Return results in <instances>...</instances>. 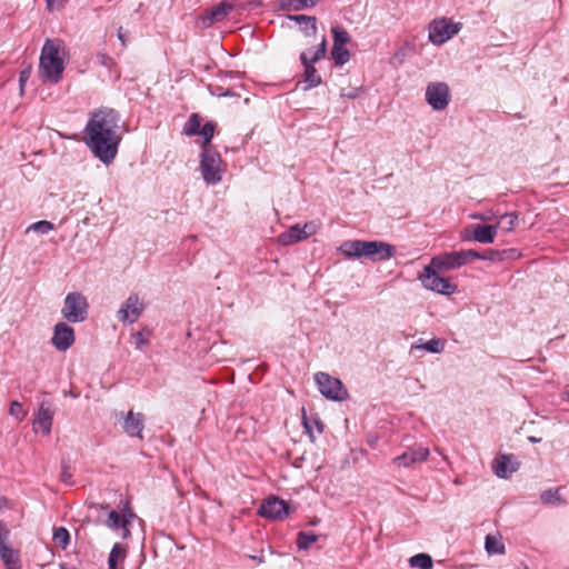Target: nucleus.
I'll use <instances>...</instances> for the list:
<instances>
[{"mask_svg":"<svg viewBox=\"0 0 569 569\" xmlns=\"http://www.w3.org/2000/svg\"><path fill=\"white\" fill-rule=\"evenodd\" d=\"M123 122L119 111L100 108L91 112L84 128V142L92 154L109 166L118 154Z\"/></svg>","mask_w":569,"mask_h":569,"instance_id":"obj_1","label":"nucleus"},{"mask_svg":"<svg viewBox=\"0 0 569 569\" xmlns=\"http://www.w3.org/2000/svg\"><path fill=\"white\" fill-rule=\"evenodd\" d=\"M310 62H318L326 57L327 53V39L323 37L321 42L312 49L306 51Z\"/></svg>","mask_w":569,"mask_h":569,"instance_id":"obj_39","label":"nucleus"},{"mask_svg":"<svg viewBox=\"0 0 569 569\" xmlns=\"http://www.w3.org/2000/svg\"><path fill=\"white\" fill-rule=\"evenodd\" d=\"M89 303L80 292H69L63 302L61 313L69 322H82L88 317Z\"/></svg>","mask_w":569,"mask_h":569,"instance_id":"obj_5","label":"nucleus"},{"mask_svg":"<svg viewBox=\"0 0 569 569\" xmlns=\"http://www.w3.org/2000/svg\"><path fill=\"white\" fill-rule=\"evenodd\" d=\"M53 540L64 550L70 543V533L64 527L53 529Z\"/></svg>","mask_w":569,"mask_h":569,"instance_id":"obj_41","label":"nucleus"},{"mask_svg":"<svg viewBox=\"0 0 569 569\" xmlns=\"http://www.w3.org/2000/svg\"><path fill=\"white\" fill-rule=\"evenodd\" d=\"M359 90L360 89H358V88H351L349 90L342 89L341 97H345L348 99H355L359 96Z\"/></svg>","mask_w":569,"mask_h":569,"instance_id":"obj_50","label":"nucleus"},{"mask_svg":"<svg viewBox=\"0 0 569 569\" xmlns=\"http://www.w3.org/2000/svg\"><path fill=\"white\" fill-rule=\"evenodd\" d=\"M127 557V547L120 542H116L108 557V568L119 569V566L123 563Z\"/></svg>","mask_w":569,"mask_h":569,"instance_id":"obj_28","label":"nucleus"},{"mask_svg":"<svg viewBox=\"0 0 569 569\" xmlns=\"http://www.w3.org/2000/svg\"><path fill=\"white\" fill-rule=\"evenodd\" d=\"M51 342L59 351L68 350L74 342V330L66 322H58L53 327Z\"/></svg>","mask_w":569,"mask_h":569,"instance_id":"obj_15","label":"nucleus"},{"mask_svg":"<svg viewBox=\"0 0 569 569\" xmlns=\"http://www.w3.org/2000/svg\"><path fill=\"white\" fill-rule=\"evenodd\" d=\"M121 516H122V520H123L124 525H131L132 520L137 518V515L129 507L128 501L124 503Z\"/></svg>","mask_w":569,"mask_h":569,"instance_id":"obj_45","label":"nucleus"},{"mask_svg":"<svg viewBox=\"0 0 569 569\" xmlns=\"http://www.w3.org/2000/svg\"><path fill=\"white\" fill-rule=\"evenodd\" d=\"M338 251L347 259L367 258V240H347L343 241Z\"/></svg>","mask_w":569,"mask_h":569,"instance_id":"obj_22","label":"nucleus"},{"mask_svg":"<svg viewBox=\"0 0 569 569\" xmlns=\"http://www.w3.org/2000/svg\"><path fill=\"white\" fill-rule=\"evenodd\" d=\"M53 421V411L49 401H42L33 420V428L37 431L38 426L44 436H49L51 432Z\"/></svg>","mask_w":569,"mask_h":569,"instance_id":"obj_20","label":"nucleus"},{"mask_svg":"<svg viewBox=\"0 0 569 569\" xmlns=\"http://www.w3.org/2000/svg\"><path fill=\"white\" fill-rule=\"evenodd\" d=\"M513 117H515L516 119H522V118H523V114H522V113H516Z\"/></svg>","mask_w":569,"mask_h":569,"instance_id":"obj_59","label":"nucleus"},{"mask_svg":"<svg viewBox=\"0 0 569 569\" xmlns=\"http://www.w3.org/2000/svg\"><path fill=\"white\" fill-rule=\"evenodd\" d=\"M498 224H475L465 228L461 238L465 241H477L479 243H493L497 236Z\"/></svg>","mask_w":569,"mask_h":569,"instance_id":"obj_12","label":"nucleus"},{"mask_svg":"<svg viewBox=\"0 0 569 569\" xmlns=\"http://www.w3.org/2000/svg\"><path fill=\"white\" fill-rule=\"evenodd\" d=\"M130 525H126L124 527H120L122 539H128L131 536Z\"/></svg>","mask_w":569,"mask_h":569,"instance_id":"obj_53","label":"nucleus"},{"mask_svg":"<svg viewBox=\"0 0 569 569\" xmlns=\"http://www.w3.org/2000/svg\"><path fill=\"white\" fill-rule=\"evenodd\" d=\"M202 118L199 113H191L183 127V133L189 137L201 136L203 138L202 147L214 148L211 140L214 136L217 123L212 120L201 126Z\"/></svg>","mask_w":569,"mask_h":569,"instance_id":"obj_6","label":"nucleus"},{"mask_svg":"<svg viewBox=\"0 0 569 569\" xmlns=\"http://www.w3.org/2000/svg\"><path fill=\"white\" fill-rule=\"evenodd\" d=\"M118 37L122 44H124V34L121 32V29L119 30Z\"/></svg>","mask_w":569,"mask_h":569,"instance_id":"obj_56","label":"nucleus"},{"mask_svg":"<svg viewBox=\"0 0 569 569\" xmlns=\"http://www.w3.org/2000/svg\"><path fill=\"white\" fill-rule=\"evenodd\" d=\"M430 451L427 447L418 446L407 448L400 456L393 459L395 463L401 467H410L428 459Z\"/></svg>","mask_w":569,"mask_h":569,"instance_id":"obj_16","label":"nucleus"},{"mask_svg":"<svg viewBox=\"0 0 569 569\" xmlns=\"http://www.w3.org/2000/svg\"><path fill=\"white\" fill-rule=\"evenodd\" d=\"M319 522H320V520H319L318 518H315V519L310 522V525H311V526H317Z\"/></svg>","mask_w":569,"mask_h":569,"instance_id":"obj_57","label":"nucleus"},{"mask_svg":"<svg viewBox=\"0 0 569 569\" xmlns=\"http://www.w3.org/2000/svg\"><path fill=\"white\" fill-rule=\"evenodd\" d=\"M440 272L441 271L427 264L423 268V272L418 276V280L421 281L423 288L440 295L450 296L457 292L458 286L450 282L449 279L441 277L439 274Z\"/></svg>","mask_w":569,"mask_h":569,"instance_id":"obj_4","label":"nucleus"},{"mask_svg":"<svg viewBox=\"0 0 569 569\" xmlns=\"http://www.w3.org/2000/svg\"><path fill=\"white\" fill-rule=\"evenodd\" d=\"M53 228H54V226L52 222L47 221V220H41V221H37V222H33L32 224H30L27 229V232L36 231L41 234H46L49 231L53 230Z\"/></svg>","mask_w":569,"mask_h":569,"instance_id":"obj_42","label":"nucleus"},{"mask_svg":"<svg viewBox=\"0 0 569 569\" xmlns=\"http://www.w3.org/2000/svg\"><path fill=\"white\" fill-rule=\"evenodd\" d=\"M332 39L335 46H347L350 41L349 32L341 26H333L331 28Z\"/></svg>","mask_w":569,"mask_h":569,"instance_id":"obj_38","label":"nucleus"},{"mask_svg":"<svg viewBox=\"0 0 569 569\" xmlns=\"http://www.w3.org/2000/svg\"><path fill=\"white\" fill-rule=\"evenodd\" d=\"M100 60L102 64L107 66L111 61V58H109L107 54H101Z\"/></svg>","mask_w":569,"mask_h":569,"instance_id":"obj_54","label":"nucleus"},{"mask_svg":"<svg viewBox=\"0 0 569 569\" xmlns=\"http://www.w3.org/2000/svg\"><path fill=\"white\" fill-rule=\"evenodd\" d=\"M460 31V23H452L446 18L433 20L429 26V40L440 46L451 39Z\"/></svg>","mask_w":569,"mask_h":569,"instance_id":"obj_8","label":"nucleus"},{"mask_svg":"<svg viewBox=\"0 0 569 569\" xmlns=\"http://www.w3.org/2000/svg\"><path fill=\"white\" fill-rule=\"evenodd\" d=\"M9 538H10V530L7 527L6 522L0 520V547L8 546Z\"/></svg>","mask_w":569,"mask_h":569,"instance_id":"obj_47","label":"nucleus"},{"mask_svg":"<svg viewBox=\"0 0 569 569\" xmlns=\"http://www.w3.org/2000/svg\"><path fill=\"white\" fill-rule=\"evenodd\" d=\"M445 349V341L440 338H432L425 343H413L411 352L415 350H426L430 353H440Z\"/></svg>","mask_w":569,"mask_h":569,"instance_id":"obj_31","label":"nucleus"},{"mask_svg":"<svg viewBox=\"0 0 569 569\" xmlns=\"http://www.w3.org/2000/svg\"><path fill=\"white\" fill-rule=\"evenodd\" d=\"M313 231L312 223H306L303 227L297 223L279 236V242L283 246H290L308 238Z\"/></svg>","mask_w":569,"mask_h":569,"instance_id":"obj_18","label":"nucleus"},{"mask_svg":"<svg viewBox=\"0 0 569 569\" xmlns=\"http://www.w3.org/2000/svg\"><path fill=\"white\" fill-rule=\"evenodd\" d=\"M540 499L545 505L560 506L566 503V500L560 496L558 488L542 491Z\"/></svg>","mask_w":569,"mask_h":569,"instance_id":"obj_34","label":"nucleus"},{"mask_svg":"<svg viewBox=\"0 0 569 569\" xmlns=\"http://www.w3.org/2000/svg\"><path fill=\"white\" fill-rule=\"evenodd\" d=\"M518 222V213L517 212H507L499 214V220L496 224L498 228L500 227L503 231L509 232L513 230Z\"/></svg>","mask_w":569,"mask_h":569,"instance_id":"obj_36","label":"nucleus"},{"mask_svg":"<svg viewBox=\"0 0 569 569\" xmlns=\"http://www.w3.org/2000/svg\"><path fill=\"white\" fill-rule=\"evenodd\" d=\"M515 569H529V568H528V566H526V565H521L520 567H517V568H515Z\"/></svg>","mask_w":569,"mask_h":569,"instance_id":"obj_61","label":"nucleus"},{"mask_svg":"<svg viewBox=\"0 0 569 569\" xmlns=\"http://www.w3.org/2000/svg\"><path fill=\"white\" fill-rule=\"evenodd\" d=\"M143 421L144 417L142 413L129 411L123 420L122 428L128 436L141 438V432L144 428Z\"/></svg>","mask_w":569,"mask_h":569,"instance_id":"obj_23","label":"nucleus"},{"mask_svg":"<svg viewBox=\"0 0 569 569\" xmlns=\"http://www.w3.org/2000/svg\"><path fill=\"white\" fill-rule=\"evenodd\" d=\"M0 558L7 569H21L19 551L9 546L0 547Z\"/></svg>","mask_w":569,"mask_h":569,"instance_id":"obj_29","label":"nucleus"},{"mask_svg":"<svg viewBox=\"0 0 569 569\" xmlns=\"http://www.w3.org/2000/svg\"><path fill=\"white\" fill-rule=\"evenodd\" d=\"M143 303L140 302L138 295L133 293L128 297L124 303L117 312V318L123 323H133L143 312Z\"/></svg>","mask_w":569,"mask_h":569,"instance_id":"obj_13","label":"nucleus"},{"mask_svg":"<svg viewBox=\"0 0 569 569\" xmlns=\"http://www.w3.org/2000/svg\"><path fill=\"white\" fill-rule=\"evenodd\" d=\"M528 440L531 442V443H538L541 441V438H537L535 436H530L528 437Z\"/></svg>","mask_w":569,"mask_h":569,"instance_id":"obj_55","label":"nucleus"},{"mask_svg":"<svg viewBox=\"0 0 569 569\" xmlns=\"http://www.w3.org/2000/svg\"><path fill=\"white\" fill-rule=\"evenodd\" d=\"M568 400H569V393H568Z\"/></svg>","mask_w":569,"mask_h":569,"instance_id":"obj_62","label":"nucleus"},{"mask_svg":"<svg viewBox=\"0 0 569 569\" xmlns=\"http://www.w3.org/2000/svg\"><path fill=\"white\" fill-rule=\"evenodd\" d=\"M302 425L311 441L316 439L313 429H316L318 433L323 432V423L320 421L319 417L317 415L308 417L305 410H302Z\"/></svg>","mask_w":569,"mask_h":569,"instance_id":"obj_30","label":"nucleus"},{"mask_svg":"<svg viewBox=\"0 0 569 569\" xmlns=\"http://www.w3.org/2000/svg\"><path fill=\"white\" fill-rule=\"evenodd\" d=\"M31 76V67L24 68L19 72V89L20 94L22 96L24 93V87L30 79Z\"/></svg>","mask_w":569,"mask_h":569,"instance_id":"obj_43","label":"nucleus"},{"mask_svg":"<svg viewBox=\"0 0 569 569\" xmlns=\"http://www.w3.org/2000/svg\"><path fill=\"white\" fill-rule=\"evenodd\" d=\"M485 549L489 555H501L505 552V545L500 538L488 535L485 540Z\"/></svg>","mask_w":569,"mask_h":569,"instance_id":"obj_35","label":"nucleus"},{"mask_svg":"<svg viewBox=\"0 0 569 569\" xmlns=\"http://www.w3.org/2000/svg\"><path fill=\"white\" fill-rule=\"evenodd\" d=\"M396 254V248L387 242L367 241V258L371 261H386Z\"/></svg>","mask_w":569,"mask_h":569,"instance_id":"obj_17","label":"nucleus"},{"mask_svg":"<svg viewBox=\"0 0 569 569\" xmlns=\"http://www.w3.org/2000/svg\"><path fill=\"white\" fill-rule=\"evenodd\" d=\"M300 61L301 64L305 68V71L302 73V80L306 82V86L303 88L305 91L310 90L312 88H316L321 84L322 79L321 76L318 73V70L315 68L316 62H310L309 57L307 52L300 53Z\"/></svg>","mask_w":569,"mask_h":569,"instance_id":"obj_19","label":"nucleus"},{"mask_svg":"<svg viewBox=\"0 0 569 569\" xmlns=\"http://www.w3.org/2000/svg\"><path fill=\"white\" fill-rule=\"evenodd\" d=\"M39 70L43 81L58 83L62 78L64 64L59 56V46L50 39L42 47Z\"/></svg>","mask_w":569,"mask_h":569,"instance_id":"obj_2","label":"nucleus"},{"mask_svg":"<svg viewBox=\"0 0 569 569\" xmlns=\"http://www.w3.org/2000/svg\"><path fill=\"white\" fill-rule=\"evenodd\" d=\"M498 216H499V211H495V210L490 209V210H487V211L481 212V213H475L471 217L473 219H478V220H481V221H491L493 218H496Z\"/></svg>","mask_w":569,"mask_h":569,"instance_id":"obj_46","label":"nucleus"},{"mask_svg":"<svg viewBox=\"0 0 569 569\" xmlns=\"http://www.w3.org/2000/svg\"><path fill=\"white\" fill-rule=\"evenodd\" d=\"M60 479L63 483L68 486H71L73 483L72 473L70 471V468L66 463H62Z\"/></svg>","mask_w":569,"mask_h":569,"instance_id":"obj_48","label":"nucleus"},{"mask_svg":"<svg viewBox=\"0 0 569 569\" xmlns=\"http://www.w3.org/2000/svg\"><path fill=\"white\" fill-rule=\"evenodd\" d=\"M331 58L335 61V64L338 67H342L350 60V52L346 46H335L331 48Z\"/></svg>","mask_w":569,"mask_h":569,"instance_id":"obj_33","label":"nucleus"},{"mask_svg":"<svg viewBox=\"0 0 569 569\" xmlns=\"http://www.w3.org/2000/svg\"><path fill=\"white\" fill-rule=\"evenodd\" d=\"M133 339L136 342L137 348H141L142 346L147 345L149 341L144 337L143 331H138L133 335Z\"/></svg>","mask_w":569,"mask_h":569,"instance_id":"obj_49","label":"nucleus"},{"mask_svg":"<svg viewBox=\"0 0 569 569\" xmlns=\"http://www.w3.org/2000/svg\"><path fill=\"white\" fill-rule=\"evenodd\" d=\"M409 563L413 568L431 569L433 566L432 558L428 553H417L409 559Z\"/></svg>","mask_w":569,"mask_h":569,"instance_id":"obj_37","label":"nucleus"},{"mask_svg":"<svg viewBox=\"0 0 569 569\" xmlns=\"http://www.w3.org/2000/svg\"><path fill=\"white\" fill-rule=\"evenodd\" d=\"M338 251L347 259L367 258V240H347L343 241Z\"/></svg>","mask_w":569,"mask_h":569,"instance_id":"obj_21","label":"nucleus"},{"mask_svg":"<svg viewBox=\"0 0 569 569\" xmlns=\"http://www.w3.org/2000/svg\"><path fill=\"white\" fill-rule=\"evenodd\" d=\"M47 6L50 10L61 8L67 0H46Z\"/></svg>","mask_w":569,"mask_h":569,"instance_id":"obj_51","label":"nucleus"},{"mask_svg":"<svg viewBox=\"0 0 569 569\" xmlns=\"http://www.w3.org/2000/svg\"><path fill=\"white\" fill-rule=\"evenodd\" d=\"M467 259L468 261L470 259H479L483 261H505L508 259H513L518 256V252L516 249H502V250H496V249H486L482 252L469 249L466 250Z\"/></svg>","mask_w":569,"mask_h":569,"instance_id":"obj_14","label":"nucleus"},{"mask_svg":"<svg viewBox=\"0 0 569 569\" xmlns=\"http://www.w3.org/2000/svg\"><path fill=\"white\" fill-rule=\"evenodd\" d=\"M233 10V4L227 0L219 2L207 11L206 18L209 23H214L223 20Z\"/></svg>","mask_w":569,"mask_h":569,"instance_id":"obj_26","label":"nucleus"},{"mask_svg":"<svg viewBox=\"0 0 569 569\" xmlns=\"http://www.w3.org/2000/svg\"><path fill=\"white\" fill-rule=\"evenodd\" d=\"M290 511V506L284 500L271 496L261 503L258 513L267 519L282 520L289 516Z\"/></svg>","mask_w":569,"mask_h":569,"instance_id":"obj_11","label":"nucleus"},{"mask_svg":"<svg viewBox=\"0 0 569 569\" xmlns=\"http://www.w3.org/2000/svg\"><path fill=\"white\" fill-rule=\"evenodd\" d=\"M426 101L435 111L445 110L450 102V89L446 82H430L426 88Z\"/></svg>","mask_w":569,"mask_h":569,"instance_id":"obj_9","label":"nucleus"},{"mask_svg":"<svg viewBox=\"0 0 569 569\" xmlns=\"http://www.w3.org/2000/svg\"><path fill=\"white\" fill-rule=\"evenodd\" d=\"M9 412L19 420H22L26 416L21 403L16 400L10 403Z\"/></svg>","mask_w":569,"mask_h":569,"instance_id":"obj_44","label":"nucleus"},{"mask_svg":"<svg viewBox=\"0 0 569 569\" xmlns=\"http://www.w3.org/2000/svg\"><path fill=\"white\" fill-rule=\"evenodd\" d=\"M319 0H279L278 9L281 11H301L317 6Z\"/></svg>","mask_w":569,"mask_h":569,"instance_id":"obj_27","label":"nucleus"},{"mask_svg":"<svg viewBox=\"0 0 569 569\" xmlns=\"http://www.w3.org/2000/svg\"><path fill=\"white\" fill-rule=\"evenodd\" d=\"M319 536L313 531H299L296 543L299 550H308L312 543L318 541Z\"/></svg>","mask_w":569,"mask_h":569,"instance_id":"obj_32","label":"nucleus"},{"mask_svg":"<svg viewBox=\"0 0 569 569\" xmlns=\"http://www.w3.org/2000/svg\"><path fill=\"white\" fill-rule=\"evenodd\" d=\"M468 263L466 250L445 252L431 258L428 263L439 271L458 269Z\"/></svg>","mask_w":569,"mask_h":569,"instance_id":"obj_10","label":"nucleus"},{"mask_svg":"<svg viewBox=\"0 0 569 569\" xmlns=\"http://www.w3.org/2000/svg\"><path fill=\"white\" fill-rule=\"evenodd\" d=\"M213 93L219 97H232L233 96V93L230 90H224L222 87H216Z\"/></svg>","mask_w":569,"mask_h":569,"instance_id":"obj_52","label":"nucleus"},{"mask_svg":"<svg viewBox=\"0 0 569 569\" xmlns=\"http://www.w3.org/2000/svg\"><path fill=\"white\" fill-rule=\"evenodd\" d=\"M252 559L258 560L259 562H263V557L253 556Z\"/></svg>","mask_w":569,"mask_h":569,"instance_id":"obj_58","label":"nucleus"},{"mask_svg":"<svg viewBox=\"0 0 569 569\" xmlns=\"http://www.w3.org/2000/svg\"><path fill=\"white\" fill-rule=\"evenodd\" d=\"M517 469L518 463L513 461L512 455H501L493 463L495 475L501 479H507Z\"/></svg>","mask_w":569,"mask_h":569,"instance_id":"obj_24","label":"nucleus"},{"mask_svg":"<svg viewBox=\"0 0 569 569\" xmlns=\"http://www.w3.org/2000/svg\"><path fill=\"white\" fill-rule=\"evenodd\" d=\"M100 508H101L102 510H106V509H108V508H109V505H107V503L100 505Z\"/></svg>","mask_w":569,"mask_h":569,"instance_id":"obj_60","label":"nucleus"},{"mask_svg":"<svg viewBox=\"0 0 569 569\" xmlns=\"http://www.w3.org/2000/svg\"><path fill=\"white\" fill-rule=\"evenodd\" d=\"M103 525L113 531H118L120 530V527L126 526L122 520L121 512H118L117 510L109 511L108 518Z\"/></svg>","mask_w":569,"mask_h":569,"instance_id":"obj_40","label":"nucleus"},{"mask_svg":"<svg viewBox=\"0 0 569 569\" xmlns=\"http://www.w3.org/2000/svg\"><path fill=\"white\" fill-rule=\"evenodd\" d=\"M200 170L207 184L214 186L221 181L223 160L216 148L201 147Z\"/></svg>","mask_w":569,"mask_h":569,"instance_id":"obj_3","label":"nucleus"},{"mask_svg":"<svg viewBox=\"0 0 569 569\" xmlns=\"http://www.w3.org/2000/svg\"><path fill=\"white\" fill-rule=\"evenodd\" d=\"M288 19L297 22L306 37L316 36L318 30L316 17L306 14H290L288 16Z\"/></svg>","mask_w":569,"mask_h":569,"instance_id":"obj_25","label":"nucleus"},{"mask_svg":"<svg viewBox=\"0 0 569 569\" xmlns=\"http://www.w3.org/2000/svg\"><path fill=\"white\" fill-rule=\"evenodd\" d=\"M315 381L319 392L327 399L342 401L348 397V391L342 382L326 372H317L315 375Z\"/></svg>","mask_w":569,"mask_h":569,"instance_id":"obj_7","label":"nucleus"}]
</instances>
